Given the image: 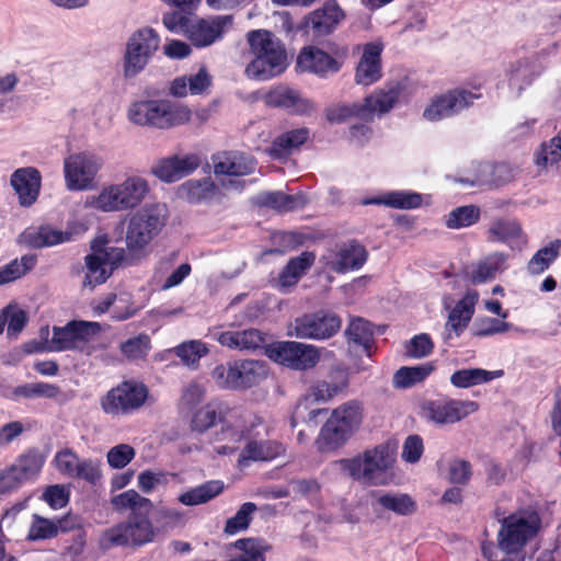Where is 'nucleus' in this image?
<instances>
[{"mask_svg":"<svg viewBox=\"0 0 561 561\" xmlns=\"http://www.w3.org/2000/svg\"><path fill=\"white\" fill-rule=\"evenodd\" d=\"M252 59L244 73L248 78L266 81L282 75L288 66L285 44L271 31L251 30L245 35Z\"/></svg>","mask_w":561,"mask_h":561,"instance_id":"1","label":"nucleus"},{"mask_svg":"<svg viewBox=\"0 0 561 561\" xmlns=\"http://www.w3.org/2000/svg\"><path fill=\"white\" fill-rule=\"evenodd\" d=\"M339 463L343 472L360 483L385 485L393 476L396 451L389 444H380Z\"/></svg>","mask_w":561,"mask_h":561,"instance_id":"2","label":"nucleus"},{"mask_svg":"<svg viewBox=\"0 0 561 561\" xmlns=\"http://www.w3.org/2000/svg\"><path fill=\"white\" fill-rule=\"evenodd\" d=\"M98 322L73 321L66 327H54L49 339L48 328L41 330V342H30L25 345L27 353H53L75 350L90 353L89 340L99 332Z\"/></svg>","mask_w":561,"mask_h":561,"instance_id":"3","label":"nucleus"},{"mask_svg":"<svg viewBox=\"0 0 561 561\" xmlns=\"http://www.w3.org/2000/svg\"><path fill=\"white\" fill-rule=\"evenodd\" d=\"M191 116L192 112L187 106L176 105L168 100L137 101L128 110L130 122L159 129L183 125Z\"/></svg>","mask_w":561,"mask_h":561,"instance_id":"4","label":"nucleus"},{"mask_svg":"<svg viewBox=\"0 0 561 561\" xmlns=\"http://www.w3.org/2000/svg\"><path fill=\"white\" fill-rule=\"evenodd\" d=\"M142 248H93L85 256V277L83 287L93 289L111 276L113 270L121 265H129L142 255Z\"/></svg>","mask_w":561,"mask_h":561,"instance_id":"5","label":"nucleus"},{"mask_svg":"<svg viewBox=\"0 0 561 561\" xmlns=\"http://www.w3.org/2000/svg\"><path fill=\"white\" fill-rule=\"evenodd\" d=\"M348 47L329 43L327 50L314 45L304 46L296 58V69L301 73H311L321 79L337 73L348 57Z\"/></svg>","mask_w":561,"mask_h":561,"instance_id":"6","label":"nucleus"},{"mask_svg":"<svg viewBox=\"0 0 561 561\" xmlns=\"http://www.w3.org/2000/svg\"><path fill=\"white\" fill-rule=\"evenodd\" d=\"M150 512L129 515L126 522L106 529L101 537L102 547L108 549L114 546H142L152 542L157 529L149 518Z\"/></svg>","mask_w":561,"mask_h":561,"instance_id":"7","label":"nucleus"},{"mask_svg":"<svg viewBox=\"0 0 561 561\" xmlns=\"http://www.w3.org/2000/svg\"><path fill=\"white\" fill-rule=\"evenodd\" d=\"M149 191L148 182L140 176L127 178L123 183L104 187L93 202L102 211L126 210L137 207Z\"/></svg>","mask_w":561,"mask_h":561,"instance_id":"8","label":"nucleus"},{"mask_svg":"<svg viewBox=\"0 0 561 561\" xmlns=\"http://www.w3.org/2000/svg\"><path fill=\"white\" fill-rule=\"evenodd\" d=\"M482 98L481 85H472V90L459 87L447 90L431 99L423 111V117L428 122H438L459 115L471 107L476 100Z\"/></svg>","mask_w":561,"mask_h":561,"instance_id":"9","label":"nucleus"},{"mask_svg":"<svg viewBox=\"0 0 561 561\" xmlns=\"http://www.w3.org/2000/svg\"><path fill=\"white\" fill-rule=\"evenodd\" d=\"M539 516L533 511H522L505 517L499 531V546L505 552H516L538 531Z\"/></svg>","mask_w":561,"mask_h":561,"instance_id":"10","label":"nucleus"},{"mask_svg":"<svg viewBox=\"0 0 561 561\" xmlns=\"http://www.w3.org/2000/svg\"><path fill=\"white\" fill-rule=\"evenodd\" d=\"M147 399L148 389L144 383L123 381L101 399V408L104 413L112 416L128 415L140 409Z\"/></svg>","mask_w":561,"mask_h":561,"instance_id":"11","label":"nucleus"},{"mask_svg":"<svg viewBox=\"0 0 561 561\" xmlns=\"http://www.w3.org/2000/svg\"><path fill=\"white\" fill-rule=\"evenodd\" d=\"M89 227L81 220L67 221L65 229L51 224H42L26 228L19 237V242L25 245H58L76 242L85 234Z\"/></svg>","mask_w":561,"mask_h":561,"instance_id":"12","label":"nucleus"},{"mask_svg":"<svg viewBox=\"0 0 561 561\" xmlns=\"http://www.w3.org/2000/svg\"><path fill=\"white\" fill-rule=\"evenodd\" d=\"M267 356L275 363L295 370H309L316 367L321 357V348L295 341L271 344Z\"/></svg>","mask_w":561,"mask_h":561,"instance_id":"13","label":"nucleus"},{"mask_svg":"<svg viewBox=\"0 0 561 561\" xmlns=\"http://www.w3.org/2000/svg\"><path fill=\"white\" fill-rule=\"evenodd\" d=\"M478 409L479 404L471 400H427L421 404L420 415L427 423L445 426L460 422Z\"/></svg>","mask_w":561,"mask_h":561,"instance_id":"14","label":"nucleus"},{"mask_svg":"<svg viewBox=\"0 0 561 561\" xmlns=\"http://www.w3.org/2000/svg\"><path fill=\"white\" fill-rule=\"evenodd\" d=\"M165 225L158 205L146 206L135 213L127 226L126 245H148Z\"/></svg>","mask_w":561,"mask_h":561,"instance_id":"15","label":"nucleus"},{"mask_svg":"<svg viewBox=\"0 0 561 561\" xmlns=\"http://www.w3.org/2000/svg\"><path fill=\"white\" fill-rule=\"evenodd\" d=\"M341 324V319L334 313L304 314L289 323L287 334L298 339L324 340L334 335Z\"/></svg>","mask_w":561,"mask_h":561,"instance_id":"16","label":"nucleus"},{"mask_svg":"<svg viewBox=\"0 0 561 561\" xmlns=\"http://www.w3.org/2000/svg\"><path fill=\"white\" fill-rule=\"evenodd\" d=\"M345 18L346 14L336 0H327L321 8L305 16L299 28L319 39L335 32Z\"/></svg>","mask_w":561,"mask_h":561,"instance_id":"17","label":"nucleus"},{"mask_svg":"<svg viewBox=\"0 0 561 561\" xmlns=\"http://www.w3.org/2000/svg\"><path fill=\"white\" fill-rule=\"evenodd\" d=\"M101 168L99 159L90 153L71 154L65 160V179L70 191L91 188Z\"/></svg>","mask_w":561,"mask_h":561,"instance_id":"18","label":"nucleus"},{"mask_svg":"<svg viewBox=\"0 0 561 561\" xmlns=\"http://www.w3.org/2000/svg\"><path fill=\"white\" fill-rule=\"evenodd\" d=\"M232 24V15L194 16L193 25L190 27L186 38L196 48H205L222 39Z\"/></svg>","mask_w":561,"mask_h":561,"instance_id":"19","label":"nucleus"},{"mask_svg":"<svg viewBox=\"0 0 561 561\" xmlns=\"http://www.w3.org/2000/svg\"><path fill=\"white\" fill-rule=\"evenodd\" d=\"M264 102L270 107L283 108L290 114L308 115L314 111V104L301 93L287 85H277L271 89L264 96Z\"/></svg>","mask_w":561,"mask_h":561,"instance_id":"20","label":"nucleus"},{"mask_svg":"<svg viewBox=\"0 0 561 561\" xmlns=\"http://www.w3.org/2000/svg\"><path fill=\"white\" fill-rule=\"evenodd\" d=\"M10 184L18 195L19 204L22 207H31L38 199L42 175L36 168H20L11 174Z\"/></svg>","mask_w":561,"mask_h":561,"instance_id":"21","label":"nucleus"},{"mask_svg":"<svg viewBox=\"0 0 561 561\" xmlns=\"http://www.w3.org/2000/svg\"><path fill=\"white\" fill-rule=\"evenodd\" d=\"M380 43L370 42L364 45L362 57L355 68L354 80L357 84L371 85L382 77Z\"/></svg>","mask_w":561,"mask_h":561,"instance_id":"22","label":"nucleus"},{"mask_svg":"<svg viewBox=\"0 0 561 561\" xmlns=\"http://www.w3.org/2000/svg\"><path fill=\"white\" fill-rule=\"evenodd\" d=\"M199 164V157L195 153L182 158L174 154L159 160L152 168V173L161 181L172 183L193 173Z\"/></svg>","mask_w":561,"mask_h":561,"instance_id":"23","label":"nucleus"},{"mask_svg":"<svg viewBox=\"0 0 561 561\" xmlns=\"http://www.w3.org/2000/svg\"><path fill=\"white\" fill-rule=\"evenodd\" d=\"M216 175L244 176L254 172L255 160L240 151H222L211 157Z\"/></svg>","mask_w":561,"mask_h":561,"instance_id":"24","label":"nucleus"},{"mask_svg":"<svg viewBox=\"0 0 561 561\" xmlns=\"http://www.w3.org/2000/svg\"><path fill=\"white\" fill-rule=\"evenodd\" d=\"M208 336L222 346L232 350H255L265 342L264 334L256 329L221 331L220 328L216 327L209 329Z\"/></svg>","mask_w":561,"mask_h":561,"instance_id":"25","label":"nucleus"},{"mask_svg":"<svg viewBox=\"0 0 561 561\" xmlns=\"http://www.w3.org/2000/svg\"><path fill=\"white\" fill-rule=\"evenodd\" d=\"M513 178L514 172L508 163L482 161L473 165V178L469 183L497 187L508 183Z\"/></svg>","mask_w":561,"mask_h":561,"instance_id":"26","label":"nucleus"},{"mask_svg":"<svg viewBox=\"0 0 561 561\" xmlns=\"http://www.w3.org/2000/svg\"><path fill=\"white\" fill-rule=\"evenodd\" d=\"M179 194L191 204L220 202L224 196L220 187L210 178L184 182Z\"/></svg>","mask_w":561,"mask_h":561,"instance_id":"27","label":"nucleus"},{"mask_svg":"<svg viewBox=\"0 0 561 561\" xmlns=\"http://www.w3.org/2000/svg\"><path fill=\"white\" fill-rule=\"evenodd\" d=\"M309 137L310 130L307 127L287 130L273 139L266 152L274 160L287 159L294 151L299 150Z\"/></svg>","mask_w":561,"mask_h":561,"instance_id":"28","label":"nucleus"},{"mask_svg":"<svg viewBox=\"0 0 561 561\" xmlns=\"http://www.w3.org/2000/svg\"><path fill=\"white\" fill-rule=\"evenodd\" d=\"M348 386V376L342 368H336L331 375V380H321L311 386L306 396V401L328 402Z\"/></svg>","mask_w":561,"mask_h":561,"instance_id":"29","label":"nucleus"},{"mask_svg":"<svg viewBox=\"0 0 561 561\" xmlns=\"http://www.w3.org/2000/svg\"><path fill=\"white\" fill-rule=\"evenodd\" d=\"M400 96V88L393 87L389 90H377L374 93L367 95L363 102L362 111L364 112V121L370 122L374 119V115L388 113L393 108Z\"/></svg>","mask_w":561,"mask_h":561,"instance_id":"30","label":"nucleus"},{"mask_svg":"<svg viewBox=\"0 0 561 561\" xmlns=\"http://www.w3.org/2000/svg\"><path fill=\"white\" fill-rule=\"evenodd\" d=\"M328 264L335 272L359 268L367 260L365 248H330L325 255Z\"/></svg>","mask_w":561,"mask_h":561,"instance_id":"31","label":"nucleus"},{"mask_svg":"<svg viewBox=\"0 0 561 561\" xmlns=\"http://www.w3.org/2000/svg\"><path fill=\"white\" fill-rule=\"evenodd\" d=\"M282 451V446L276 442L249 439L238 458V466L244 468L250 461H268Z\"/></svg>","mask_w":561,"mask_h":561,"instance_id":"32","label":"nucleus"},{"mask_svg":"<svg viewBox=\"0 0 561 561\" xmlns=\"http://www.w3.org/2000/svg\"><path fill=\"white\" fill-rule=\"evenodd\" d=\"M313 262L314 254L308 251L291 259L278 276V289L283 293L289 291L294 286H296L301 276L311 267Z\"/></svg>","mask_w":561,"mask_h":561,"instance_id":"33","label":"nucleus"},{"mask_svg":"<svg viewBox=\"0 0 561 561\" xmlns=\"http://www.w3.org/2000/svg\"><path fill=\"white\" fill-rule=\"evenodd\" d=\"M352 435L330 416L321 427L316 444L321 453H331L341 448Z\"/></svg>","mask_w":561,"mask_h":561,"instance_id":"34","label":"nucleus"},{"mask_svg":"<svg viewBox=\"0 0 561 561\" xmlns=\"http://www.w3.org/2000/svg\"><path fill=\"white\" fill-rule=\"evenodd\" d=\"M352 435L330 416L321 427L316 444L321 453H331L341 448Z\"/></svg>","mask_w":561,"mask_h":561,"instance_id":"35","label":"nucleus"},{"mask_svg":"<svg viewBox=\"0 0 561 561\" xmlns=\"http://www.w3.org/2000/svg\"><path fill=\"white\" fill-rule=\"evenodd\" d=\"M504 375L502 369L486 370L483 368H463L456 370L450 376V383L460 389H467L484 383H489L494 379H499Z\"/></svg>","mask_w":561,"mask_h":561,"instance_id":"36","label":"nucleus"},{"mask_svg":"<svg viewBox=\"0 0 561 561\" xmlns=\"http://www.w3.org/2000/svg\"><path fill=\"white\" fill-rule=\"evenodd\" d=\"M44 456L35 450H30L20 456L10 467L22 486L24 483L35 480L44 466Z\"/></svg>","mask_w":561,"mask_h":561,"instance_id":"37","label":"nucleus"},{"mask_svg":"<svg viewBox=\"0 0 561 561\" xmlns=\"http://www.w3.org/2000/svg\"><path fill=\"white\" fill-rule=\"evenodd\" d=\"M307 202L304 194H286L282 191L266 192L259 197L261 206L274 209L278 213L301 209L307 205Z\"/></svg>","mask_w":561,"mask_h":561,"instance_id":"38","label":"nucleus"},{"mask_svg":"<svg viewBox=\"0 0 561 561\" xmlns=\"http://www.w3.org/2000/svg\"><path fill=\"white\" fill-rule=\"evenodd\" d=\"M478 299L479 294L477 291H467L465 297L459 300L450 311L446 324L447 329L455 331L456 335H458L459 332L462 331L471 320Z\"/></svg>","mask_w":561,"mask_h":561,"instance_id":"39","label":"nucleus"},{"mask_svg":"<svg viewBox=\"0 0 561 561\" xmlns=\"http://www.w3.org/2000/svg\"><path fill=\"white\" fill-rule=\"evenodd\" d=\"M490 233L493 241L503 243H516L517 245L528 242L527 236L524 233L520 224L515 219L501 218L492 222Z\"/></svg>","mask_w":561,"mask_h":561,"instance_id":"40","label":"nucleus"},{"mask_svg":"<svg viewBox=\"0 0 561 561\" xmlns=\"http://www.w3.org/2000/svg\"><path fill=\"white\" fill-rule=\"evenodd\" d=\"M159 44L160 37L157 32L151 27H144L133 33L126 48L150 59L158 50Z\"/></svg>","mask_w":561,"mask_h":561,"instance_id":"41","label":"nucleus"},{"mask_svg":"<svg viewBox=\"0 0 561 561\" xmlns=\"http://www.w3.org/2000/svg\"><path fill=\"white\" fill-rule=\"evenodd\" d=\"M111 504L116 512L123 513L130 511V515H135L142 511H151L153 507L150 499L141 496L135 490H127L113 496Z\"/></svg>","mask_w":561,"mask_h":561,"instance_id":"42","label":"nucleus"},{"mask_svg":"<svg viewBox=\"0 0 561 561\" xmlns=\"http://www.w3.org/2000/svg\"><path fill=\"white\" fill-rule=\"evenodd\" d=\"M434 370V366L430 363L417 366H404L398 369L392 378V385L398 389L413 387L425 380Z\"/></svg>","mask_w":561,"mask_h":561,"instance_id":"43","label":"nucleus"},{"mask_svg":"<svg viewBox=\"0 0 561 561\" xmlns=\"http://www.w3.org/2000/svg\"><path fill=\"white\" fill-rule=\"evenodd\" d=\"M224 490V483L221 481H208L204 484L197 485L179 496V502L186 506H194L206 503Z\"/></svg>","mask_w":561,"mask_h":561,"instance_id":"44","label":"nucleus"},{"mask_svg":"<svg viewBox=\"0 0 561 561\" xmlns=\"http://www.w3.org/2000/svg\"><path fill=\"white\" fill-rule=\"evenodd\" d=\"M330 416L350 433L354 434L362 423L363 409L358 402L348 401L334 409Z\"/></svg>","mask_w":561,"mask_h":561,"instance_id":"45","label":"nucleus"},{"mask_svg":"<svg viewBox=\"0 0 561 561\" xmlns=\"http://www.w3.org/2000/svg\"><path fill=\"white\" fill-rule=\"evenodd\" d=\"M423 198L420 193L407 191H393L375 198L373 203L382 204L394 209H415L422 205Z\"/></svg>","mask_w":561,"mask_h":561,"instance_id":"46","label":"nucleus"},{"mask_svg":"<svg viewBox=\"0 0 561 561\" xmlns=\"http://www.w3.org/2000/svg\"><path fill=\"white\" fill-rule=\"evenodd\" d=\"M37 262V256L35 254H26L21 259H15L11 261L9 264L0 267V285H4L7 283L13 282L23 275H25L30 270H32Z\"/></svg>","mask_w":561,"mask_h":561,"instance_id":"47","label":"nucleus"},{"mask_svg":"<svg viewBox=\"0 0 561 561\" xmlns=\"http://www.w3.org/2000/svg\"><path fill=\"white\" fill-rule=\"evenodd\" d=\"M378 504L399 515H409L415 512L416 503L405 493H387L378 497Z\"/></svg>","mask_w":561,"mask_h":561,"instance_id":"48","label":"nucleus"},{"mask_svg":"<svg viewBox=\"0 0 561 561\" xmlns=\"http://www.w3.org/2000/svg\"><path fill=\"white\" fill-rule=\"evenodd\" d=\"M194 10H173L162 16L163 25L172 33L182 34L187 37L190 27L194 22Z\"/></svg>","mask_w":561,"mask_h":561,"instance_id":"49","label":"nucleus"},{"mask_svg":"<svg viewBox=\"0 0 561 561\" xmlns=\"http://www.w3.org/2000/svg\"><path fill=\"white\" fill-rule=\"evenodd\" d=\"M172 352L186 366H196L202 357L207 355L208 347L199 340H191L175 346Z\"/></svg>","mask_w":561,"mask_h":561,"instance_id":"50","label":"nucleus"},{"mask_svg":"<svg viewBox=\"0 0 561 561\" xmlns=\"http://www.w3.org/2000/svg\"><path fill=\"white\" fill-rule=\"evenodd\" d=\"M480 218V208L476 205L460 206L447 215L446 226L451 229L469 227Z\"/></svg>","mask_w":561,"mask_h":561,"instance_id":"51","label":"nucleus"},{"mask_svg":"<svg viewBox=\"0 0 561 561\" xmlns=\"http://www.w3.org/2000/svg\"><path fill=\"white\" fill-rule=\"evenodd\" d=\"M442 474L453 484L465 485L472 474L471 465L465 459L455 458L448 461Z\"/></svg>","mask_w":561,"mask_h":561,"instance_id":"52","label":"nucleus"},{"mask_svg":"<svg viewBox=\"0 0 561 561\" xmlns=\"http://www.w3.org/2000/svg\"><path fill=\"white\" fill-rule=\"evenodd\" d=\"M154 520L158 535L160 531L181 526L184 523V514L176 508L159 505L154 512Z\"/></svg>","mask_w":561,"mask_h":561,"instance_id":"53","label":"nucleus"},{"mask_svg":"<svg viewBox=\"0 0 561 561\" xmlns=\"http://www.w3.org/2000/svg\"><path fill=\"white\" fill-rule=\"evenodd\" d=\"M122 354L130 360L142 359L147 356L151 348L150 337L146 334H140L128 339L119 346Z\"/></svg>","mask_w":561,"mask_h":561,"instance_id":"54","label":"nucleus"},{"mask_svg":"<svg viewBox=\"0 0 561 561\" xmlns=\"http://www.w3.org/2000/svg\"><path fill=\"white\" fill-rule=\"evenodd\" d=\"M217 419L218 413L216 405L208 403L193 413L190 427L193 432L204 433L215 425Z\"/></svg>","mask_w":561,"mask_h":561,"instance_id":"55","label":"nucleus"},{"mask_svg":"<svg viewBox=\"0 0 561 561\" xmlns=\"http://www.w3.org/2000/svg\"><path fill=\"white\" fill-rule=\"evenodd\" d=\"M362 110L360 103L334 105L327 107L324 115L327 121L331 124H342L352 117H357L364 121V112Z\"/></svg>","mask_w":561,"mask_h":561,"instance_id":"56","label":"nucleus"},{"mask_svg":"<svg viewBox=\"0 0 561 561\" xmlns=\"http://www.w3.org/2000/svg\"><path fill=\"white\" fill-rule=\"evenodd\" d=\"M256 511V505L252 502H247L241 505L234 516L226 522L225 533L228 535H236L249 527L251 514Z\"/></svg>","mask_w":561,"mask_h":561,"instance_id":"57","label":"nucleus"},{"mask_svg":"<svg viewBox=\"0 0 561 561\" xmlns=\"http://www.w3.org/2000/svg\"><path fill=\"white\" fill-rule=\"evenodd\" d=\"M242 435L231 426H224L217 435L214 449L218 455H230L239 448Z\"/></svg>","mask_w":561,"mask_h":561,"instance_id":"58","label":"nucleus"},{"mask_svg":"<svg viewBox=\"0 0 561 561\" xmlns=\"http://www.w3.org/2000/svg\"><path fill=\"white\" fill-rule=\"evenodd\" d=\"M504 261L500 256H491L479 263L471 272L470 278L473 283H484L493 278L495 274L502 268Z\"/></svg>","mask_w":561,"mask_h":561,"instance_id":"59","label":"nucleus"},{"mask_svg":"<svg viewBox=\"0 0 561 561\" xmlns=\"http://www.w3.org/2000/svg\"><path fill=\"white\" fill-rule=\"evenodd\" d=\"M346 336L350 341L367 348L371 341L373 330L366 320L356 318L350 322L346 329Z\"/></svg>","mask_w":561,"mask_h":561,"instance_id":"60","label":"nucleus"},{"mask_svg":"<svg viewBox=\"0 0 561 561\" xmlns=\"http://www.w3.org/2000/svg\"><path fill=\"white\" fill-rule=\"evenodd\" d=\"M58 526L55 520H50L38 515H34L33 522L30 526L27 539L42 540L56 536Z\"/></svg>","mask_w":561,"mask_h":561,"instance_id":"61","label":"nucleus"},{"mask_svg":"<svg viewBox=\"0 0 561 561\" xmlns=\"http://www.w3.org/2000/svg\"><path fill=\"white\" fill-rule=\"evenodd\" d=\"M243 375L247 389H249L265 380L268 376V369L264 362L248 359L243 360Z\"/></svg>","mask_w":561,"mask_h":561,"instance_id":"62","label":"nucleus"},{"mask_svg":"<svg viewBox=\"0 0 561 561\" xmlns=\"http://www.w3.org/2000/svg\"><path fill=\"white\" fill-rule=\"evenodd\" d=\"M1 312L5 322L8 321V335L16 337L27 322L25 311L16 306H8Z\"/></svg>","mask_w":561,"mask_h":561,"instance_id":"63","label":"nucleus"},{"mask_svg":"<svg viewBox=\"0 0 561 561\" xmlns=\"http://www.w3.org/2000/svg\"><path fill=\"white\" fill-rule=\"evenodd\" d=\"M135 455L134 447L128 444H119L107 451L106 459L112 468L122 469L135 458Z\"/></svg>","mask_w":561,"mask_h":561,"instance_id":"64","label":"nucleus"}]
</instances>
